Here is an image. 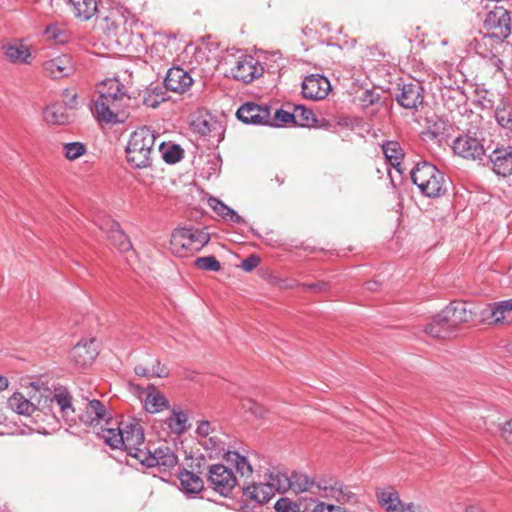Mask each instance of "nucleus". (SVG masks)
<instances>
[{
	"instance_id": "f257e3e1",
	"label": "nucleus",
	"mask_w": 512,
	"mask_h": 512,
	"mask_svg": "<svg viewBox=\"0 0 512 512\" xmlns=\"http://www.w3.org/2000/svg\"><path fill=\"white\" fill-rule=\"evenodd\" d=\"M98 93L92 109L96 119L107 124L123 122L131 100L126 87L117 79H107L98 87Z\"/></svg>"
},
{
	"instance_id": "f03ea898",
	"label": "nucleus",
	"mask_w": 512,
	"mask_h": 512,
	"mask_svg": "<svg viewBox=\"0 0 512 512\" xmlns=\"http://www.w3.org/2000/svg\"><path fill=\"white\" fill-rule=\"evenodd\" d=\"M156 139L155 131L147 126L139 127L133 131L126 145L128 163L138 169L151 166Z\"/></svg>"
},
{
	"instance_id": "7ed1b4c3",
	"label": "nucleus",
	"mask_w": 512,
	"mask_h": 512,
	"mask_svg": "<svg viewBox=\"0 0 512 512\" xmlns=\"http://www.w3.org/2000/svg\"><path fill=\"white\" fill-rule=\"evenodd\" d=\"M413 183L429 198L442 196L447 190L444 174L428 161H419L410 172Z\"/></svg>"
},
{
	"instance_id": "20e7f679",
	"label": "nucleus",
	"mask_w": 512,
	"mask_h": 512,
	"mask_svg": "<svg viewBox=\"0 0 512 512\" xmlns=\"http://www.w3.org/2000/svg\"><path fill=\"white\" fill-rule=\"evenodd\" d=\"M210 241V235L205 229L182 227L171 234V250L183 257L188 252L200 251Z\"/></svg>"
},
{
	"instance_id": "39448f33",
	"label": "nucleus",
	"mask_w": 512,
	"mask_h": 512,
	"mask_svg": "<svg viewBox=\"0 0 512 512\" xmlns=\"http://www.w3.org/2000/svg\"><path fill=\"white\" fill-rule=\"evenodd\" d=\"M137 460L147 467H158L162 471L170 470L178 464L177 455L166 444L146 448L144 452H139Z\"/></svg>"
},
{
	"instance_id": "423d86ee",
	"label": "nucleus",
	"mask_w": 512,
	"mask_h": 512,
	"mask_svg": "<svg viewBox=\"0 0 512 512\" xmlns=\"http://www.w3.org/2000/svg\"><path fill=\"white\" fill-rule=\"evenodd\" d=\"M121 425L123 426V447L130 456L137 459L139 452H144L146 449L144 429L135 419L122 421Z\"/></svg>"
},
{
	"instance_id": "0eeeda50",
	"label": "nucleus",
	"mask_w": 512,
	"mask_h": 512,
	"mask_svg": "<svg viewBox=\"0 0 512 512\" xmlns=\"http://www.w3.org/2000/svg\"><path fill=\"white\" fill-rule=\"evenodd\" d=\"M208 481L212 488L224 497H227L237 485V478L233 471L223 464L210 466Z\"/></svg>"
},
{
	"instance_id": "6e6552de",
	"label": "nucleus",
	"mask_w": 512,
	"mask_h": 512,
	"mask_svg": "<svg viewBox=\"0 0 512 512\" xmlns=\"http://www.w3.org/2000/svg\"><path fill=\"white\" fill-rule=\"evenodd\" d=\"M482 322L489 325L508 326L512 324V298L489 304L481 311Z\"/></svg>"
},
{
	"instance_id": "1a4fd4ad",
	"label": "nucleus",
	"mask_w": 512,
	"mask_h": 512,
	"mask_svg": "<svg viewBox=\"0 0 512 512\" xmlns=\"http://www.w3.org/2000/svg\"><path fill=\"white\" fill-rule=\"evenodd\" d=\"M484 27L495 37L507 38L511 29L509 12L502 6H495L488 12L484 20Z\"/></svg>"
},
{
	"instance_id": "9d476101",
	"label": "nucleus",
	"mask_w": 512,
	"mask_h": 512,
	"mask_svg": "<svg viewBox=\"0 0 512 512\" xmlns=\"http://www.w3.org/2000/svg\"><path fill=\"white\" fill-rule=\"evenodd\" d=\"M452 149L458 156L474 161H481L486 152L481 140L469 134L457 137L453 141Z\"/></svg>"
},
{
	"instance_id": "9b49d317",
	"label": "nucleus",
	"mask_w": 512,
	"mask_h": 512,
	"mask_svg": "<svg viewBox=\"0 0 512 512\" xmlns=\"http://www.w3.org/2000/svg\"><path fill=\"white\" fill-rule=\"evenodd\" d=\"M99 354V345L95 339L79 341L70 351L71 363L77 368L91 365Z\"/></svg>"
},
{
	"instance_id": "f8f14e48",
	"label": "nucleus",
	"mask_w": 512,
	"mask_h": 512,
	"mask_svg": "<svg viewBox=\"0 0 512 512\" xmlns=\"http://www.w3.org/2000/svg\"><path fill=\"white\" fill-rule=\"evenodd\" d=\"M264 72L263 65L251 55L242 56L231 69L236 80L250 83Z\"/></svg>"
},
{
	"instance_id": "ddd939ff",
	"label": "nucleus",
	"mask_w": 512,
	"mask_h": 512,
	"mask_svg": "<svg viewBox=\"0 0 512 512\" xmlns=\"http://www.w3.org/2000/svg\"><path fill=\"white\" fill-rule=\"evenodd\" d=\"M237 118L245 124L268 125L270 122V109L268 106L247 102L237 110Z\"/></svg>"
},
{
	"instance_id": "4468645a",
	"label": "nucleus",
	"mask_w": 512,
	"mask_h": 512,
	"mask_svg": "<svg viewBox=\"0 0 512 512\" xmlns=\"http://www.w3.org/2000/svg\"><path fill=\"white\" fill-rule=\"evenodd\" d=\"M329 90L330 82L322 75H309L302 82V94L306 99H324Z\"/></svg>"
},
{
	"instance_id": "2eb2a0df",
	"label": "nucleus",
	"mask_w": 512,
	"mask_h": 512,
	"mask_svg": "<svg viewBox=\"0 0 512 512\" xmlns=\"http://www.w3.org/2000/svg\"><path fill=\"white\" fill-rule=\"evenodd\" d=\"M45 73L54 79L68 77L75 71V63L70 55L62 54L43 63Z\"/></svg>"
},
{
	"instance_id": "dca6fc26",
	"label": "nucleus",
	"mask_w": 512,
	"mask_h": 512,
	"mask_svg": "<svg viewBox=\"0 0 512 512\" xmlns=\"http://www.w3.org/2000/svg\"><path fill=\"white\" fill-rule=\"evenodd\" d=\"M443 311L444 322L453 326L457 331L459 326L472 319V312L467 308V303L461 301L451 302Z\"/></svg>"
},
{
	"instance_id": "f3484780",
	"label": "nucleus",
	"mask_w": 512,
	"mask_h": 512,
	"mask_svg": "<svg viewBox=\"0 0 512 512\" xmlns=\"http://www.w3.org/2000/svg\"><path fill=\"white\" fill-rule=\"evenodd\" d=\"M399 90L400 93L396 95V100L400 106L406 109H416L423 103V88L419 82L403 84Z\"/></svg>"
},
{
	"instance_id": "a211bd4d",
	"label": "nucleus",
	"mask_w": 512,
	"mask_h": 512,
	"mask_svg": "<svg viewBox=\"0 0 512 512\" xmlns=\"http://www.w3.org/2000/svg\"><path fill=\"white\" fill-rule=\"evenodd\" d=\"M193 83L189 72L181 67H172L168 70L164 84L167 90L182 94L186 92Z\"/></svg>"
},
{
	"instance_id": "6ab92c4d",
	"label": "nucleus",
	"mask_w": 512,
	"mask_h": 512,
	"mask_svg": "<svg viewBox=\"0 0 512 512\" xmlns=\"http://www.w3.org/2000/svg\"><path fill=\"white\" fill-rule=\"evenodd\" d=\"M492 169L497 175L509 176L512 174V147L496 148L489 156Z\"/></svg>"
},
{
	"instance_id": "aec40b11",
	"label": "nucleus",
	"mask_w": 512,
	"mask_h": 512,
	"mask_svg": "<svg viewBox=\"0 0 512 512\" xmlns=\"http://www.w3.org/2000/svg\"><path fill=\"white\" fill-rule=\"evenodd\" d=\"M376 498L378 504L385 509L386 512H400L403 505L399 493L391 486L378 488L376 490Z\"/></svg>"
},
{
	"instance_id": "412c9836",
	"label": "nucleus",
	"mask_w": 512,
	"mask_h": 512,
	"mask_svg": "<svg viewBox=\"0 0 512 512\" xmlns=\"http://www.w3.org/2000/svg\"><path fill=\"white\" fill-rule=\"evenodd\" d=\"M242 492L245 497L257 504L267 503L274 497L272 489L265 481L243 486Z\"/></svg>"
},
{
	"instance_id": "4be33fe9",
	"label": "nucleus",
	"mask_w": 512,
	"mask_h": 512,
	"mask_svg": "<svg viewBox=\"0 0 512 512\" xmlns=\"http://www.w3.org/2000/svg\"><path fill=\"white\" fill-rule=\"evenodd\" d=\"M98 226L108 233V237L120 251L125 252L131 249L132 245L129 238L117 222L108 221L106 224H98Z\"/></svg>"
},
{
	"instance_id": "5701e85b",
	"label": "nucleus",
	"mask_w": 512,
	"mask_h": 512,
	"mask_svg": "<svg viewBox=\"0 0 512 512\" xmlns=\"http://www.w3.org/2000/svg\"><path fill=\"white\" fill-rule=\"evenodd\" d=\"M6 59L15 64H29L31 53L29 48L22 42L14 41L3 45Z\"/></svg>"
},
{
	"instance_id": "b1692460",
	"label": "nucleus",
	"mask_w": 512,
	"mask_h": 512,
	"mask_svg": "<svg viewBox=\"0 0 512 512\" xmlns=\"http://www.w3.org/2000/svg\"><path fill=\"white\" fill-rule=\"evenodd\" d=\"M108 413L104 404L99 400H91L86 406L85 412L80 416V420L89 425L99 424L100 421L106 420Z\"/></svg>"
},
{
	"instance_id": "393cba45",
	"label": "nucleus",
	"mask_w": 512,
	"mask_h": 512,
	"mask_svg": "<svg viewBox=\"0 0 512 512\" xmlns=\"http://www.w3.org/2000/svg\"><path fill=\"white\" fill-rule=\"evenodd\" d=\"M178 479L180 481L181 490L187 495L198 494L204 487L201 477L186 469L180 471Z\"/></svg>"
},
{
	"instance_id": "a878e982",
	"label": "nucleus",
	"mask_w": 512,
	"mask_h": 512,
	"mask_svg": "<svg viewBox=\"0 0 512 512\" xmlns=\"http://www.w3.org/2000/svg\"><path fill=\"white\" fill-rule=\"evenodd\" d=\"M143 405L147 412L158 413L168 408V400L154 386H149Z\"/></svg>"
},
{
	"instance_id": "bb28decb",
	"label": "nucleus",
	"mask_w": 512,
	"mask_h": 512,
	"mask_svg": "<svg viewBox=\"0 0 512 512\" xmlns=\"http://www.w3.org/2000/svg\"><path fill=\"white\" fill-rule=\"evenodd\" d=\"M443 311L432 318L431 322L425 327V333L433 338H448L456 332L453 326H448L444 321Z\"/></svg>"
},
{
	"instance_id": "cd10ccee",
	"label": "nucleus",
	"mask_w": 512,
	"mask_h": 512,
	"mask_svg": "<svg viewBox=\"0 0 512 512\" xmlns=\"http://www.w3.org/2000/svg\"><path fill=\"white\" fill-rule=\"evenodd\" d=\"M264 481L272 489L274 495L277 492L284 493L289 490V476L279 470H270L265 474Z\"/></svg>"
},
{
	"instance_id": "c85d7f7f",
	"label": "nucleus",
	"mask_w": 512,
	"mask_h": 512,
	"mask_svg": "<svg viewBox=\"0 0 512 512\" xmlns=\"http://www.w3.org/2000/svg\"><path fill=\"white\" fill-rule=\"evenodd\" d=\"M66 107L61 103H53L44 110V119L49 124L64 125L69 123L70 116L66 112Z\"/></svg>"
},
{
	"instance_id": "c756f323",
	"label": "nucleus",
	"mask_w": 512,
	"mask_h": 512,
	"mask_svg": "<svg viewBox=\"0 0 512 512\" xmlns=\"http://www.w3.org/2000/svg\"><path fill=\"white\" fill-rule=\"evenodd\" d=\"M208 205L218 216L222 217L226 221H230L236 224H241L244 222L243 218L235 210L228 207L216 197H210L208 199Z\"/></svg>"
},
{
	"instance_id": "7c9ffc66",
	"label": "nucleus",
	"mask_w": 512,
	"mask_h": 512,
	"mask_svg": "<svg viewBox=\"0 0 512 512\" xmlns=\"http://www.w3.org/2000/svg\"><path fill=\"white\" fill-rule=\"evenodd\" d=\"M69 4L73 8L75 17L80 20H89L98 10L96 0H69Z\"/></svg>"
},
{
	"instance_id": "2f4dec72",
	"label": "nucleus",
	"mask_w": 512,
	"mask_h": 512,
	"mask_svg": "<svg viewBox=\"0 0 512 512\" xmlns=\"http://www.w3.org/2000/svg\"><path fill=\"white\" fill-rule=\"evenodd\" d=\"M227 463L232 465L241 477H250L253 468L248 459L237 451H228L225 453Z\"/></svg>"
},
{
	"instance_id": "473e14b6",
	"label": "nucleus",
	"mask_w": 512,
	"mask_h": 512,
	"mask_svg": "<svg viewBox=\"0 0 512 512\" xmlns=\"http://www.w3.org/2000/svg\"><path fill=\"white\" fill-rule=\"evenodd\" d=\"M317 488L322 489L320 485H317ZM323 491L324 497L334 498L340 503L350 502L355 496L354 493L339 482H335L333 485L324 486Z\"/></svg>"
},
{
	"instance_id": "72a5a7b5",
	"label": "nucleus",
	"mask_w": 512,
	"mask_h": 512,
	"mask_svg": "<svg viewBox=\"0 0 512 512\" xmlns=\"http://www.w3.org/2000/svg\"><path fill=\"white\" fill-rule=\"evenodd\" d=\"M51 402H55L62 413V416L65 418H71L73 420V415L75 410L72 406V397L66 389H58L55 391Z\"/></svg>"
},
{
	"instance_id": "f704fd0d",
	"label": "nucleus",
	"mask_w": 512,
	"mask_h": 512,
	"mask_svg": "<svg viewBox=\"0 0 512 512\" xmlns=\"http://www.w3.org/2000/svg\"><path fill=\"white\" fill-rule=\"evenodd\" d=\"M199 443L211 454L220 455L225 451L224 434L218 430L213 434L199 439Z\"/></svg>"
},
{
	"instance_id": "c9c22d12",
	"label": "nucleus",
	"mask_w": 512,
	"mask_h": 512,
	"mask_svg": "<svg viewBox=\"0 0 512 512\" xmlns=\"http://www.w3.org/2000/svg\"><path fill=\"white\" fill-rule=\"evenodd\" d=\"M9 408L19 415L29 416L36 407L26 399L21 393H14L7 401Z\"/></svg>"
},
{
	"instance_id": "e433bc0d",
	"label": "nucleus",
	"mask_w": 512,
	"mask_h": 512,
	"mask_svg": "<svg viewBox=\"0 0 512 512\" xmlns=\"http://www.w3.org/2000/svg\"><path fill=\"white\" fill-rule=\"evenodd\" d=\"M170 432L176 435L184 433L188 428V415L183 411L173 410L165 421Z\"/></svg>"
},
{
	"instance_id": "4c0bfd02",
	"label": "nucleus",
	"mask_w": 512,
	"mask_h": 512,
	"mask_svg": "<svg viewBox=\"0 0 512 512\" xmlns=\"http://www.w3.org/2000/svg\"><path fill=\"white\" fill-rule=\"evenodd\" d=\"M289 484V490L296 494L309 491L313 486H315L313 479L309 478L306 474L297 471H294L289 476Z\"/></svg>"
},
{
	"instance_id": "58836bf2",
	"label": "nucleus",
	"mask_w": 512,
	"mask_h": 512,
	"mask_svg": "<svg viewBox=\"0 0 512 512\" xmlns=\"http://www.w3.org/2000/svg\"><path fill=\"white\" fill-rule=\"evenodd\" d=\"M104 442L113 449H124L123 426L117 428H103L100 434Z\"/></svg>"
},
{
	"instance_id": "ea45409f",
	"label": "nucleus",
	"mask_w": 512,
	"mask_h": 512,
	"mask_svg": "<svg viewBox=\"0 0 512 512\" xmlns=\"http://www.w3.org/2000/svg\"><path fill=\"white\" fill-rule=\"evenodd\" d=\"M382 150L392 166H400V161L402 160L404 153L398 142L388 141L382 145Z\"/></svg>"
},
{
	"instance_id": "a19ab883",
	"label": "nucleus",
	"mask_w": 512,
	"mask_h": 512,
	"mask_svg": "<svg viewBox=\"0 0 512 512\" xmlns=\"http://www.w3.org/2000/svg\"><path fill=\"white\" fill-rule=\"evenodd\" d=\"M294 123L302 127H313L317 123V119L312 110L303 105H296L294 108Z\"/></svg>"
},
{
	"instance_id": "79ce46f5",
	"label": "nucleus",
	"mask_w": 512,
	"mask_h": 512,
	"mask_svg": "<svg viewBox=\"0 0 512 512\" xmlns=\"http://www.w3.org/2000/svg\"><path fill=\"white\" fill-rule=\"evenodd\" d=\"M159 151L163 160L169 164L177 163L183 157V150L177 144H165V142H161L159 144Z\"/></svg>"
},
{
	"instance_id": "37998d69",
	"label": "nucleus",
	"mask_w": 512,
	"mask_h": 512,
	"mask_svg": "<svg viewBox=\"0 0 512 512\" xmlns=\"http://www.w3.org/2000/svg\"><path fill=\"white\" fill-rule=\"evenodd\" d=\"M241 407L245 412L251 413L256 418H264L267 414V410L262 405L250 398L244 399Z\"/></svg>"
},
{
	"instance_id": "c03bdc74",
	"label": "nucleus",
	"mask_w": 512,
	"mask_h": 512,
	"mask_svg": "<svg viewBox=\"0 0 512 512\" xmlns=\"http://www.w3.org/2000/svg\"><path fill=\"white\" fill-rule=\"evenodd\" d=\"M195 266L201 270L218 272L221 269L220 262L214 256L199 257L195 260Z\"/></svg>"
},
{
	"instance_id": "a18cd8bd",
	"label": "nucleus",
	"mask_w": 512,
	"mask_h": 512,
	"mask_svg": "<svg viewBox=\"0 0 512 512\" xmlns=\"http://www.w3.org/2000/svg\"><path fill=\"white\" fill-rule=\"evenodd\" d=\"M294 120V112L290 113L283 109H277L275 111L274 118L270 117V122L268 123V125L279 127L288 123H294Z\"/></svg>"
},
{
	"instance_id": "49530a36",
	"label": "nucleus",
	"mask_w": 512,
	"mask_h": 512,
	"mask_svg": "<svg viewBox=\"0 0 512 512\" xmlns=\"http://www.w3.org/2000/svg\"><path fill=\"white\" fill-rule=\"evenodd\" d=\"M63 151L68 160H76L86 152V148L80 142H70L63 146Z\"/></svg>"
},
{
	"instance_id": "de8ad7c7",
	"label": "nucleus",
	"mask_w": 512,
	"mask_h": 512,
	"mask_svg": "<svg viewBox=\"0 0 512 512\" xmlns=\"http://www.w3.org/2000/svg\"><path fill=\"white\" fill-rule=\"evenodd\" d=\"M496 120L502 127L512 129V108L498 107L496 109Z\"/></svg>"
},
{
	"instance_id": "09e8293b",
	"label": "nucleus",
	"mask_w": 512,
	"mask_h": 512,
	"mask_svg": "<svg viewBox=\"0 0 512 512\" xmlns=\"http://www.w3.org/2000/svg\"><path fill=\"white\" fill-rule=\"evenodd\" d=\"M277 512H299V505L288 498H280L274 505Z\"/></svg>"
},
{
	"instance_id": "8fccbe9b",
	"label": "nucleus",
	"mask_w": 512,
	"mask_h": 512,
	"mask_svg": "<svg viewBox=\"0 0 512 512\" xmlns=\"http://www.w3.org/2000/svg\"><path fill=\"white\" fill-rule=\"evenodd\" d=\"M216 426H214L211 422L207 420L200 421L199 425L197 426L196 433L199 439H202L206 436H209L213 434L214 432L218 431Z\"/></svg>"
},
{
	"instance_id": "3c124183",
	"label": "nucleus",
	"mask_w": 512,
	"mask_h": 512,
	"mask_svg": "<svg viewBox=\"0 0 512 512\" xmlns=\"http://www.w3.org/2000/svg\"><path fill=\"white\" fill-rule=\"evenodd\" d=\"M63 104L68 109H74L77 106V94L71 89H65L62 93Z\"/></svg>"
},
{
	"instance_id": "603ef678",
	"label": "nucleus",
	"mask_w": 512,
	"mask_h": 512,
	"mask_svg": "<svg viewBox=\"0 0 512 512\" xmlns=\"http://www.w3.org/2000/svg\"><path fill=\"white\" fill-rule=\"evenodd\" d=\"M260 263V258L256 255H250L241 262V268L246 272H251Z\"/></svg>"
},
{
	"instance_id": "864d4df0",
	"label": "nucleus",
	"mask_w": 512,
	"mask_h": 512,
	"mask_svg": "<svg viewBox=\"0 0 512 512\" xmlns=\"http://www.w3.org/2000/svg\"><path fill=\"white\" fill-rule=\"evenodd\" d=\"M314 512H347L340 506L332 505V504H325L323 502L318 503L314 507Z\"/></svg>"
},
{
	"instance_id": "5fc2aeb1",
	"label": "nucleus",
	"mask_w": 512,
	"mask_h": 512,
	"mask_svg": "<svg viewBox=\"0 0 512 512\" xmlns=\"http://www.w3.org/2000/svg\"><path fill=\"white\" fill-rule=\"evenodd\" d=\"M501 436L507 443L512 444V419L503 425Z\"/></svg>"
},
{
	"instance_id": "6e6d98bb",
	"label": "nucleus",
	"mask_w": 512,
	"mask_h": 512,
	"mask_svg": "<svg viewBox=\"0 0 512 512\" xmlns=\"http://www.w3.org/2000/svg\"><path fill=\"white\" fill-rule=\"evenodd\" d=\"M303 286L317 292H324L330 288L329 283L325 281H318L311 284H303Z\"/></svg>"
},
{
	"instance_id": "4d7b16f0",
	"label": "nucleus",
	"mask_w": 512,
	"mask_h": 512,
	"mask_svg": "<svg viewBox=\"0 0 512 512\" xmlns=\"http://www.w3.org/2000/svg\"><path fill=\"white\" fill-rule=\"evenodd\" d=\"M152 377H166L168 375V370L164 365H161L159 361L156 362V365H153L151 368Z\"/></svg>"
},
{
	"instance_id": "13d9d810",
	"label": "nucleus",
	"mask_w": 512,
	"mask_h": 512,
	"mask_svg": "<svg viewBox=\"0 0 512 512\" xmlns=\"http://www.w3.org/2000/svg\"><path fill=\"white\" fill-rule=\"evenodd\" d=\"M400 512H429V510L419 505H415L414 503H408L406 505L403 503Z\"/></svg>"
},
{
	"instance_id": "bf43d9fd",
	"label": "nucleus",
	"mask_w": 512,
	"mask_h": 512,
	"mask_svg": "<svg viewBox=\"0 0 512 512\" xmlns=\"http://www.w3.org/2000/svg\"><path fill=\"white\" fill-rule=\"evenodd\" d=\"M134 371L138 376L147 377V378L152 377L151 368H147L143 365L135 366Z\"/></svg>"
},
{
	"instance_id": "052dcab7",
	"label": "nucleus",
	"mask_w": 512,
	"mask_h": 512,
	"mask_svg": "<svg viewBox=\"0 0 512 512\" xmlns=\"http://www.w3.org/2000/svg\"><path fill=\"white\" fill-rule=\"evenodd\" d=\"M45 34L47 35L48 38L57 39L59 30L56 26H48L45 30Z\"/></svg>"
},
{
	"instance_id": "680f3d73",
	"label": "nucleus",
	"mask_w": 512,
	"mask_h": 512,
	"mask_svg": "<svg viewBox=\"0 0 512 512\" xmlns=\"http://www.w3.org/2000/svg\"><path fill=\"white\" fill-rule=\"evenodd\" d=\"M378 96H375V94L371 91H366L364 93L363 102L373 104L377 100Z\"/></svg>"
},
{
	"instance_id": "e2e57ef3",
	"label": "nucleus",
	"mask_w": 512,
	"mask_h": 512,
	"mask_svg": "<svg viewBox=\"0 0 512 512\" xmlns=\"http://www.w3.org/2000/svg\"><path fill=\"white\" fill-rule=\"evenodd\" d=\"M378 282L377 281H369L366 283V288L367 290H370V291H376L377 288H378Z\"/></svg>"
},
{
	"instance_id": "0e129e2a",
	"label": "nucleus",
	"mask_w": 512,
	"mask_h": 512,
	"mask_svg": "<svg viewBox=\"0 0 512 512\" xmlns=\"http://www.w3.org/2000/svg\"><path fill=\"white\" fill-rule=\"evenodd\" d=\"M8 387V379L3 376V375H0V391L6 389Z\"/></svg>"
},
{
	"instance_id": "69168bd1",
	"label": "nucleus",
	"mask_w": 512,
	"mask_h": 512,
	"mask_svg": "<svg viewBox=\"0 0 512 512\" xmlns=\"http://www.w3.org/2000/svg\"><path fill=\"white\" fill-rule=\"evenodd\" d=\"M203 126L204 128L203 129H200V132L205 134L209 131V128L207 127V122L206 121H203Z\"/></svg>"
},
{
	"instance_id": "338daca9",
	"label": "nucleus",
	"mask_w": 512,
	"mask_h": 512,
	"mask_svg": "<svg viewBox=\"0 0 512 512\" xmlns=\"http://www.w3.org/2000/svg\"><path fill=\"white\" fill-rule=\"evenodd\" d=\"M465 512H480V510L477 507L470 506L466 509Z\"/></svg>"
},
{
	"instance_id": "774afa93",
	"label": "nucleus",
	"mask_w": 512,
	"mask_h": 512,
	"mask_svg": "<svg viewBox=\"0 0 512 512\" xmlns=\"http://www.w3.org/2000/svg\"><path fill=\"white\" fill-rule=\"evenodd\" d=\"M511 350H512V343H511Z\"/></svg>"
}]
</instances>
